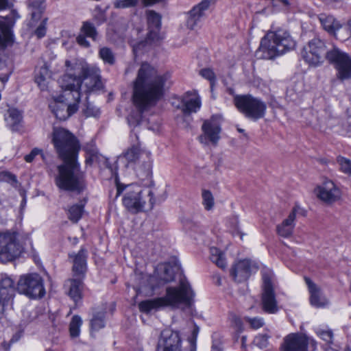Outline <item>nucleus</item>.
Segmentation results:
<instances>
[{
  "label": "nucleus",
  "instance_id": "17",
  "mask_svg": "<svg viewBox=\"0 0 351 351\" xmlns=\"http://www.w3.org/2000/svg\"><path fill=\"white\" fill-rule=\"evenodd\" d=\"M317 197L328 204H331L341 197V191L331 180L325 181L315 189Z\"/></svg>",
  "mask_w": 351,
  "mask_h": 351
},
{
  "label": "nucleus",
  "instance_id": "63",
  "mask_svg": "<svg viewBox=\"0 0 351 351\" xmlns=\"http://www.w3.org/2000/svg\"><path fill=\"white\" fill-rule=\"evenodd\" d=\"M234 322H235V324L238 326H241V321L239 318L238 317H234Z\"/></svg>",
  "mask_w": 351,
  "mask_h": 351
},
{
  "label": "nucleus",
  "instance_id": "7",
  "mask_svg": "<svg viewBox=\"0 0 351 351\" xmlns=\"http://www.w3.org/2000/svg\"><path fill=\"white\" fill-rule=\"evenodd\" d=\"M23 250V245L16 232H0V261L2 263L13 261L21 256Z\"/></svg>",
  "mask_w": 351,
  "mask_h": 351
},
{
  "label": "nucleus",
  "instance_id": "1",
  "mask_svg": "<svg viewBox=\"0 0 351 351\" xmlns=\"http://www.w3.org/2000/svg\"><path fill=\"white\" fill-rule=\"evenodd\" d=\"M65 73L58 80L62 93L49 104L56 117L64 121L75 114L83 93L88 94L102 88L100 70L84 61H65Z\"/></svg>",
  "mask_w": 351,
  "mask_h": 351
},
{
  "label": "nucleus",
  "instance_id": "4",
  "mask_svg": "<svg viewBox=\"0 0 351 351\" xmlns=\"http://www.w3.org/2000/svg\"><path fill=\"white\" fill-rule=\"evenodd\" d=\"M63 161L64 163L57 167L58 174L55 177L56 186L62 191L80 193L84 190L86 183L76 158Z\"/></svg>",
  "mask_w": 351,
  "mask_h": 351
},
{
  "label": "nucleus",
  "instance_id": "8",
  "mask_svg": "<svg viewBox=\"0 0 351 351\" xmlns=\"http://www.w3.org/2000/svg\"><path fill=\"white\" fill-rule=\"evenodd\" d=\"M234 103L245 117L253 121L260 119L265 114L267 109L265 103L250 95H237L234 98Z\"/></svg>",
  "mask_w": 351,
  "mask_h": 351
},
{
  "label": "nucleus",
  "instance_id": "13",
  "mask_svg": "<svg viewBox=\"0 0 351 351\" xmlns=\"http://www.w3.org/2000/svg\"><path fill=\"white\" fill-rule=\"evenodd\" d=\"M262 307L265 312L270 314L276 313L278 307L273 287L274 274L271 271L263 273Z\"/></svg>",
  "mask_w": 351,
  "mask_h": 351
},
{
  "label": "nucleus",
  "instance_id": "21",
  "mask_svg": "<svg viewBox=\"0 0 351 351\" xmlns=\"http://www.w3.org/2000/svg\"><path fill=\"white\" fill-rule=\"evenodd\" d=\"M256 267L249 260L239 261L231 269V275L238 282L246 280Z\"/></svg>",
  "mask_w": 351,
  "mask_h": 351
},
{
  "label": "nucleus",
  "instance_id": "42",
  "mask_svg": "<svg viewBox=\"0 0 351 351\" xmlns=\"http://www.w3.org/2000/svg\"><path fill=\"white\" fill-rule=\"evenodd\" d=\"M93 19L97 25H99L106 21V12L99 6H97L93 12Z\"/></svg>",
  "mask_w": 351,
  "mask_h": 351
},
{
  "label": "nucleus",
  "instance_id": "39",
  "mask_svg": "<svg viewBox=\"0 0 351 351\" xmlns=\"http://www.w3.org/2000/svg\"><path fill=\"white\" fill-rule=\"evenodd\" d=\"M99 57L106 64L112 65L115 63V56L112 51L108 47H102L99 51Z\"/></svg>",
  "mask_w": 351,
  "mask_h": 351
},
{
  "label": "nucleus",
  "instance_id": "61",
  "mask_svg": "<svg viewBox=\"0 0 351 351\" xmlns=\"http://www.w3.org/2000/svg\"><path fill=\"white\" fill-rule=\"evenodd\" d=\"M97 158V152L93 150L90 154V160H93L95 158Z\"/></svg>",
  "mask_w": 351,
  "mask_h": 351
},
{
  "label": "nucleus",
  "instance_id": "30",
  "mask_svg": "<svg viewBox=\"0 0 351 351\" xmlns=\"http://www.w3.org/2000/svg\"><path fill=\"white\" fill-rule=\"evenodd\" d=\"M146 153L149 152L141 150L138 145H133L123 152L119 156V159L125 160L128 164H134L143 159Z\"/></svg>",
  "mask_w": 351,
  "mask_h": 351
},
{
  "label": "nucleus",
  "instance_id": "28",
  "mask_svg": "<svg viewBox=\"0 0 351 351\" xmlns=\"http://www.w3.org/2000/svg\"><path fill=\"white\" fill-rule=\"evenodd\" d=\"M82 280L83 278L77 277V278L69 279L65 282L64 287L66 289L67 294L75 302H77L82 298Z\"/></svg>",
  "mask_w": 351,
  "mask_h": 351
},
{
  "label": "nucleus",
  "instance_id": "6",
  "mask_svg": "<svg viewBox=\"0 0 351 351\" xmlns=\"http://www.w3.org/2000/svg\"><path fill=\"white\" fill-rule=\"evenodd\" d=\"M52 143L62 160L75 158L80 149L76 137L68 130L61 127H53L51 134Z\"/></svg>",
  "mask_w": 351,
  "mask_h": 351
},
{
  "label": "nucleus",
  "instance_id": "2",
  "mask_svg": "<svg viewBox=\"0 0 351 351\" xmlns=\"http://www.w3.org/2000/svg\"><path fill=\"white\" fill-rule=\"evenodd\" d=\"M170 77L169 72L160 73L149 63L141 64L133 82L132 101L137 112L128 117L130 126L138 125L143 112L156 106L163 97L165 86Z\"/></svg>",
  "mask_w": 351,
  "mask_h": 351
},
{
  "label": "nucleus",
  "instance_id": "11",
  "mask_svg": "<svg viewBox=\"0 0 351 351\" xmlns=\"http://www.w3.org/2000/svg\"><path fill=\"white\" fill-rule=\"evenodd\" d=\"M17 291L29 298H42L45 293L43 280L37 274H29L20 277L17 283Z\"/></svg>",
  "mask_w": 351,
  "mask_h": 351
},
{
  "label": "nucleus",
  "instance_id": "27",
  "mask_svg": "<svg viewBox=\"0 0 351 351\" xmlns=\"http://www.w3.org/2000/svg\"><path fill=\"white\" fill-rule=\"evenodd\" d=\"M6 125L12 131L17 132L22 128V112L15 108H9L5 114Z\"/></svg>",
  "mask_w": 351,
  "mask_h": 351
},
{
  "label": "nucleus",
  "instance_id": "45",
  "mask_svg": "<svg viewBox=\"0 0 351 351\" xmlns=\"http://www.w3.org/2000/svg\"><path fill=\"white\" fill-rule=\"evenodd\" d=\"M316 333L322 339L326 341L328 346L332 344L333 334L332 330L317 329Z\"/></svg>",
  "mask_w": 351,
  "mask_h": 351
},
{
  "label": "nucleus",
  "instance_id": "33",
  "mask_svg": "<svg viewBox=\"0 0 351 351\" xmlns=\"http://www.w3.org/2000/svg\"><path fill=\"white\" fill-rule=\"evenodd\" d=\"M151 153H146L143 160L136 167L137 175L142 179L149 177L152 173V161L150 158Z\"/></svg>",
  "mask_w": 351,
  "mask_h": 351
},
{
  "label": "nucleus",
  "instance_id": "5",
  "mask_svg": "<svg viewBox=\"0 0 351 351\" xmlns=\"http://www.w3.org/2000/svg\"><path fill=\"white\" fill-rule=\"evenodd\" d=\"M295 46V42L289 33L279 29L269 32L262 38L257 53H261V58L271 60L293 49Z\"/></svg>",
  "mask_w": 351,
  "mask_h": 351
},
{
  "label": "nucleus",
  "instance_id": "58",
  "mask_svg": "<svg viewBox=\"0 0 351 351\" xmlns=\"http://www.w3.org/2000/svg\"><path fill=\"white\" fill-rule=\"evenodd\" d=\"M147 194L148 196H149V203H150V205L152 206H154V204L156 203V201L154 199V198L153 197V193L152 192L151 190H147Z\"/></svg>",
  "mask_w": 351,
  "mask_h": 351
},
{
  "label": "nucleus",
  "instance_id": "15",
  "mask_svg": "<svg viewBox=\"0 0 351 351\" xmlns=\"http://www.w3.org/2000/svg\"><path fill=\"white\" fill-rule=\"evenodd\" d=\"M203 134L199 136L202 143L208 140L213 145H216L220 139L221 132L220 117L213 116L210 119L205 120L202 125Z\"/></svg>",
  "mask_w": 351,
  "mask_h": 351
},
{
  "label": "nucleus",
  "instance_id": "22",
  "mask_svg": "<svg viewBox=\"0 0 351 351\" xmlns=\"http://www.w3.org/2000/svg\"><path fill=\"white\" fill-rule=\"evenodd\" d=\"M145 14L149 29L147 38L154 41L159 38L158 32L161 27V16L152 10H147Z\"/></svg>",
  "mask_w": 351,
  "mask_h": 351
},
{
  "label": "nucleus",
  "instance_id": "35",
  "mask_svg": "<svg viewBox=\"0 0 351 351\" xmlns=\"http://www.w3.org/2000/svg\"><path fill=\"white\" fill-rule=\"evenodd\" d=\"M210 253L211 261L219 268L225 269L226 267V261L224 253L215 247L210 248Z\"/></svg>",
  "mask_w": 351,
  "mask_h": 351
},
{
  "label": "nucleus",
  "instance_id": "44",
  "mask_svg": "<svg viewBox=\"0 0 351 351\" xmlns=\"http://www.w3.org/2000/svg\"><path fill=\"white\" fill-rule=\"evenodd\" d=\"M199 332V328L195 324H194V327L191 332V337H189L188 341L189 343V351H196V341L198 333Z\"/></svg>",
  "mask_w": 351,
  "mask_h": 351
},
{
  "label": "nucleus",
  "instance_id": "31",
  "mask_svg": "<svg viewBox=\"0 0 351 351\" xmlns=\"http://www.w3.org/2000/svg\"><path fill=\"white\" fill-rule=\"evenodd\" d=\"M14 280L8 277H2L0 282V301L5 305V302L12 298L15 293Z\"/></svg>",
  "mask_w": 351,
  "mask_h": 351
},
{
  "label": "nucleus",
  "instance_id": "26",
  "mask_svg": "<svg viewBox=\"0 0 351 351\" xmlns=\"http://www.w3.org/2000/svg\"><path fill=\"white\" fill-rule=\"evenodd\" d=\"M176 107L181 109L185 114L196 112L201 107L200 98L196 95L188 93Z\"/></svg>",
  "mask_w": 351,
  "mask_h": 351
},
{
  "label": "nucleus",
  "instance_id": "23",
  "mask_svg": "<svg viewBox=\"0 0 351 351\" xmlns=\"http://www.w3.org/2000/svg\"><path fill=\"white\" fill-rule=\"evenodd\" d=\"M179 270V267L170 263L159 265L156 270L158 285L171 282L175 279V274Z\"/></svg>",
  "mask_w": 351,
  "mask_h": 351
},
{
  "label": "nucleus",
  "instance_id": "57",
  "mask_svg": "<svg viewBox=\"0 0 351 351\" xmlns=\"http://www.w3.org/2000/svg\"><path fill=\"white\" fill-rule=\"evenodd\" d=\"M11 74V71H10L8 69V71L5 73H1L0 74V80L3 82V83H5L8 79H9V77H10V75Z\"/></svg>",
  "mask_w": 351,
  "mask_h": 351
},
{
  "label": "nucleus",
  "instance_id": "36",
  "mask_svg": "<svg viewBox=\"0 0 351 351\" xmlns=\"http://www.w3.org/2000/svg\"><path fill=\"white\" fill-rule=\"evenodd\" d=\"M84 204L82 202L75 204L69 209L68 217L74 223L77 222L82 217L84 212Z\"/></svg>",
  "mask_w": 351,
  "mask_h": 351
},
{
  "label": "nucleus",
  "instance_id": "9",
  "mask_svg": "<svg viewBox=\"0 0 351 351\" xmlns=\"http://www.w3.org/2000/svg\"><path fill=\"white\" fill-rule=\"evenodd\" d=\"M125 193L123 197V204L126 209L132 213L141 211L145 206V200L143 197L144 191L141 186L136 184L122 186L120 184L117 186V195L119 196L123 190Z\"/></svg>",
  "mask_w": 351,
  "mask_h": 351
},
{
  "label": "nucleus",
  "instance_id": "18",
  "mask_svg": "<svg viewBox=\"0 0 351 351\" xmlns=\"http://www.w3.org/2000/svg\"><path fill=\"white\" fill-rule=\"evenodd\" d=\"M215 2L216 0H202L200 3L195 5L188 13L187 27L193 29L205 16L206 11Z\"/></svg>",
  "mask_w": 351,
  "mask_h": 351
},
{
  "label": "nucleus",
  "instance_id": "34",
  "mask_svg": "<svg viewBox=\"0 0 351 351\" xmlns=\"http://www.w3.org/2000/svg\"><path fill=\"white\" fill-rule=\"evenodd\" d=\"M105 310L96 311L93 313V317L90 320V327L92 331H98L106 326Z\"/></svg>",
  "mask_w": 351,
  "mask_h": 351
},
{
  "label": "nucleus",
  "instance_id": "48",
  "mask_svg": "<svg viewBox=\"0 0 351 351\" xmlns=\"http://www.w3.org/2000/svg\"><path fill=\"white\" fill-rule=\"evenodd\" d=\"M3 179L5 182L10 183L13 187L16 189L19 188L21 186L20 183L18 182L16 179V177L10 172H3Z\"/></svg>",
  "mask_w": 351,
  "mask_h": 351
},
{
  "label": "nucleus",
  "instance_id": "54",
  "mask_svg": "<svg viewBox=\"0 0 351 351\" xmlns=\"http://www.w3.org/2000/svg\"><path fill=\"white\" fill-rule=\"evenodd\" d=\"M77 43L84 47H88L90 46V43L89 42L86 40V36L83 35V34H80L77 38Z\"/></svg>",
  "mask_w": 351,
  "mask_h": 351
},
{
  "label": "nucleus",
  "instance_id": "38",
  "mask_svg": "<svg viewBox=\"0 0 351 351\" xmlns=\"http://www.w3.org/2000/svg\"><path fill=\"white\" fill-rule=\"evenodd\" d=\"M140 0H114L112 5L115 9L123 10L136 8Z\"/></svg>",
  "mask_w": 351,
  "mask_h": 351
},
{
  "label": "nucleus",
  "instance_id": "46",
  "mask_svg": "<svg viewBox=\"0 0 351 351\" xmlns=\"http://www.w3.org/2000/svg\"><path fill=\"white\" fill-rule=\"evenodd\" d=\"M245 320L250 324V327L253 329H258L263 326L264 325V320L261 317H245Z\"/></svg>",
  "mask_w": 351,
  "mask_h": 351
},
{
  "label": "nucleus",
  "instance_id": "64",
  "mask_svg": "<svg viewBox=\"0 0 351 351\" xmlns=\"http://www.w3.org/2000/svg\"><path fill=\"white\" fill-rule=\"evenodd\" d=\"M348 30L351 37V19L348 22Z\"/></svg>",
  "mask_w": 351,
  "mask_h": 351
},
{
  "label": "nucleus",
  "instance_id": "32",
  "mask_svg": "<svg viewBox=\"0 0 351 351\" xmlns=\"http://www.w3.org/2000/svg\"><path fill=\"white\" fill-rule=\"evenodd\" d=\"M318 17L324 29L330 34L335 35L336 32L341 27V23L332 16L320 14Z\"/></svg>",
  "mask_w": 351,
  "mask_h": 351
},
{
  "label": "nucleus",
  "instance_id": "14",
  "mask_svg": "<svg viewBox=\"0 0 351 351\" xmlns=\"http://www.w3.org/2000/svg\"><path fill=\"white\" fill-rule=\"evenodd\" d=\"M19 17L16 10L13 9L5 16H0V49H4L13 43L12 29Z\"/></svg>",
  "mask_w": 351,
  "mask_h": 351
},
{
  "label": "nucleus",
  "instance_id": "16",
  "mask_svg": "<svg viewBox=\"0 0 351 351\" xmlns=\"http://www.w3.org/2000/svg\"><path fill=\"white\" fill-rule=\"evenodd\" d=\"M158 351H182V339L177 331L165 329L160 333L158 342Z\"/></svg>",
  "mask_w": 351,
  "mask_h": 351
},
{
  "label": "nucleus",
  "instance_id": "52",
  "mask_svg": "<svg viewBox=\"0 0 351 351\" xmlns=\"http://www.w3.org/2000/svg\"><path fill=\"white\" fill-rule=\"evenodd\" d=\"M82 111L86 117L95 116L97 113V110L94 108V106L88 103L84 105V108H82Z\"/></svg>",
  "mask_w": 351,
  "mask_h": 351
},
{
  "label": "nucleus",
  "instance_id": "60",
  "mask_svg": "<svg viewBox=\"0 0 351 351\" xmlns=\"http://www.w3.org/2000/svg\"><path fill=\"white\" fill-rule=\"evenodd\" d=\"M7 66H6V64L4 61H3L1 58H0V70H2L3 69H6Z\"/></svg>",
  "mask_w": 351,
  "mask_h": 351
},
{
  "label": "nucleus",
  "instance_id": "25",
  "mask_svg": "<svg viewBox=\"0 0 351 351\" xmlns=\"http://www.w3.org/2000/svg\"><path fill=\"white\" fill-rule=\"evenodd\" d=\"M27 8L30 14L28 25L33 27L41 19L45 10V0H29Z\"/></svg>",
  "mask_w": 351,
  "mask_h": 351
},
{
  "label": "nucleus",
  "instance_id": "37",
  "mask_svg": "<svg viewBox=\"0 0 351 351\" xmlns=\"http://www.w3.org/2000/svg\"><path fill=\"white\" fill-rule=\"evenodd\" d=\"M82 324V318L79 315H74L69 324V332L71 337H77L80 333V327Z\"/></svg>",
  "mask_w": 351,
  "mask_h": 351
},
{
  "label": "nucleus",
  "instance_id": "62",
  "mask_svg": "<svg viewBox=\"0 0 351 351\" xmlns=\"http://www.w3.org/2000/svg\"><path fill=\"white\" fill-rule=\"evenodd\" d=\"M1 346L5 349V350H8L10 347V343H7L6 342H3L1 343Z\"/></svg>",
  "mask_w": 351,
  "mask_h": 351
},
{
  "label": "nucleus",
  "instance_id": "12",
  "mask_svg": "<svg viewBox=\"0 0 351 351\" xmlns=\"http://www.w3.org/2000/svg\"><path fill=\"white\" fill-rule=\"evenodd\" d=\"M328 51L323 40L313 38L303 48L302 56L310 65L317 66L324 62V58L326 59Z\"/></svg>",
  "mask_w": 351,
  "mask_h": 351
},
{
  "label": "nucleus",
  "instance_id": "19",
  "mask_svg": "<svg viewBox=\"0 0 351 351\" xmlns=\"http://www.w3.org/2000/svg\"><path fill=\"white\" fill-rule=\"evenodd\" d=\"M88 253L84 248L75 253L73 252L69 254V258L71 261L72 271L74 277H80L84 278L87 270V261Z\"/></svg>",
  "mask_w": 351,
  "mask_h": 351
},
{
  "label": "nucleus",
  "instance_id": "51",
  "mask_svg": "<svg viewBox=\"0 0 351 351\" xmlns=\"http://www.w3.org/2000/svg\"><path fill=\"white\" fill-rule=\"evenodd\" d=\"M199 74L205 79L210 81L211 86L215 81V75L210 69H203L199 71Z\"/></svg>",
  "mask_w": 351,
  "mask_h": 351
},
{
  "label": "nucleus",
  "instance_id": "55",
  "mask_svg": "<svg viewBox=\"0 0 351 351\" xmlns=\"http://www.w3.org/2000/svg\"><path fill=\"white\" fill-rule=\"evenodd\" d=\"M168 0H142V3L144 7H148L158 3H165Z\"/></svg>",
  "mask_w": 351,
  "mask_h": 351
},
{
  "label": "nucleus",
  "instance_id": "10",
  "mask_svg": "<svg viewBox=\"0 0 351 351\" xmlns=\"http://www.w3.org/2000/svg\"><path fill=\"white\" fill-rule=\"evenodd\" d=\"M326 60L337 70V77L341 81L351 79V57L337 47L328 50Z\"/></svg>",
  "mask_w": 351,
  "mask_h": 351
},
{
  "label": "nucleus",
  "instance_id": "56",
  "mask_svg": "<svg viewBox=\"0 0 351 351\" xmlns=\"http://www.w3.org/2000/svg\"><path fill=\"white\" fill-rule=\"evenodd\" d=\"M12 7V3L8 0H0V10L9 9Z\"/></svg>",
  "mask_w": 351,
  "mask_h": 351
},
{
  "label": "nucleus",
  "instance_id": "29",
  "mask_svg": "<svg viewBox=\"0 0 351 351\" xmlns=\"http://www.w3.org/2000/svg\"><path fill=\"white\" fill-rule=\"evenodd\" d=\"M296 208H293L288 217L282 223L277 226L276 230L278 235L285 238L291 236L295 226L294 221L296 217Z\"/></svg>",
  "mask_w": 351,
  "mask_h": 351
},
{
  "label": "nucleus",
  "instance_id": "59",
  "mask_svg": "<svg viewBox=\"0 0 351 351\" xmlns=\"http://www.w3.org/2000/svg\"><path fill=\"white\" fill-rule=\"evenodd\" d=\"M326 351H339L336 345H329L326 348Z\"/></svg>",
  "mask_w": 351,
  "mask_h": 351
},
{
  "label": "nucleus",
  "instance_id": "40",
  "mask_svg": "<svg viewBox=\"0 0 351 351\" xmlns=\"http://www.w3.org/2000/svg\"><path fill=\"white\" fill-rule=\"evenodd\" d=\"M81 32L83 35L95 40L97 35V32L94 25L90 21H84L81 27Z\"/></svg>",
  "mask_w": 351,
  "mask_h": 351
},
{
  "label": "nucleus",
  "instance_id": "41",
  "mask_svg": "<svg viewBox=\"0 0 351 351\" xmlns=\"http://www.w3.org/2000/svg\"><path fill=\"white\" fill-rule=\"evenodd\" d=\"M202 204L206 210H211L214 206V197L208 190H203L202 193Z\"/></svg>",
  "mask_w": 351,
  "mask_h": 351
},
{
  "label": "nucleus",
  "instance_id": "50",
  "mask_svg": "<svg viewBox=\"0 0 351 351\" xmlns=\"http://www.w3.org/2000/svg\"><path fill=\"white\" fill-rule=\"evenodd\" d=\"M47 73V70L45 69H43V72H40L38 75H37L35 77V82L38 84V86L43 90L47 86V78L45 76V73Z\"/></svg>",
  "mask_w": 351,
  "mask_h": 351
},
{
  "label": "nucleus",
  "instance_id": "20",
  "mask_svg": "<svg viewBox=\"0 0 351 351\" xmlns=\"http://www.w3.org/2000/svg\"><path fill=\"white\" fill-rule=\"evenodd\" d=\"M308 341L306 337L292 333L284 339L281 351H307Z\"/></svg>",
  "mask_w": 351,
  "mask_h": 351
},
{
  "label": "nucleus",
  "instance_id": "53",
  "mask_svg": "<svg viewBox=\"0 0 351 351\" xmlns=\"http://www.w3.org/2000/svg\"><path fill=\"white\" fill-rule=\"evenodd\" d=\"M40 153H41V150H40L37 148H34L32 150L30 154H29L25 156V160L27 162H31L34 159L35 156L38 155Z\"/></svg>",
  "mask_w": 351,
  "mask_h": 351
},
{
  "label": "nucleus",
  "instance_id": "3",
  "mask_svg": "<svg viewBox=\"0 0 351 351\" xmlns=\"http://www.w3.org/2000/svg\"><path fill=\"white\" fill-rule=\"evenodd\" d=\"M194 297L195 293L189 282L183 277L180 278L178 287H167L165 296L142 301L138 308L141 312L147 313L152 310L170 306L181 309L188 315H193Z\"/></svg>",
  "mask_w": 351,
  "mask_h": 351
},
{
  "label": "nucleus",
  "instance_id": "24",
  "mask_svg": "<svg viewBox=\"0 0 351 351\" xmlns=\"http://www.w3.org/2000/svg\"><path fill=\"white\" fill-rule=\"evenodd\" d=\"M305 281L308 285L310 293L311 304L317 308H323L326 306L329 302L323 295L321 289L313 283L309 278H305Z\"/></svg>",
  "mask_w": 351,
  "mask_h": 351
},
{
  "label": "nucleus",
  "instance_id": "49",
  "mask_svg": "<svg viewBox=\"0 0 351 351\" xmlns=\"http://www.w3.org/2000/svg\"><path fill=\"white\" fill-rule=\"evenodd\" d=\"M268 339L269 336L267 335H258L255 337L254 343L260 348H265L268 345Z\"/></svg>",
  "mask_w": 351,
  "mask_h": 351
},
{
  "label": "nucleus",
  "instance_id": "47",
  "mask_svg": "<svg viewBox=\"0 0 351 351\" xmlns=\"http://www.w3.org/2000/svg\"><path fill=\"white\" fill-rule=\"evenodd\" d=\"M47 21H48L47 18H45V19H42L39 25L35 29L34 34L38 38H41L45 36L46 31H47Z\"/></svg>",
  "mask_w": 351,
  "mask_h": 351
},
{
  "label": "nucleus",
  "instance_id": "43",
  "mask_svg": "<svg viewBox=\"0 0 351 351\" xmlns=\"http://www.w3.org/2000/svg\"><path fill=\"white\" fill-rule=\"evenodd\" d=\"M337 160L341 171L344 173L351 175V160L342 156L337 157Z\"/></svg>",
  "mask_w": 351,
  "mask_h": 351
}]
</instances>
